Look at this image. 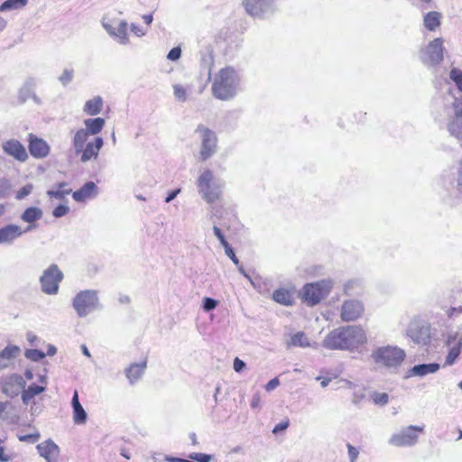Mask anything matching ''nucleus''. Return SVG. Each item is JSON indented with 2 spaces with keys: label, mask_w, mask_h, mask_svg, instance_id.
Instances as JSON below:
<instances>
[{
  "label": "nucleus",
  "mask_w": 462,
  "mask_h": 462,
  "mask_svg": "<svg viewBox=\"0 0 462 462\" xmlns=\"http://www.w3.org/2000/svg\"><path fill=\"white\" fill-rule=\"evenodd\" d=\"M423 430L424 426L410 425L393 434L388 442L394 447H411L418 441L419 436L417 433H421Z\"/></svg>",
  "instance_id": "obj_10"
},
{
  "label": "nucleus",
  "mask_w": 462,
  "mask_h": 462,
  "mask_svg": "<svg viewBox=\"0 0 462 462\" xmlns=\"http://www.w3.org/2000/svg\"><path fill=\"white\" fill-rule=\"evenodd\" d=\"M57 189H49L46 194L49 198L63 199L65 196L69 194H72V189L69 188V183L66 181H61L56 184Z\"/></svg>",
  "instance_id": "obj_34"
},
{
  "label": "nucleus",
  "mask_w": 462,
  "mask_h": 462,
  "mask_svg": "<svg viewBox=\"0 0 462 462\" xmlns=\"http://www.w3.org/2000/svg\"><path fill=\"white\" fill-rule=\"evenodd\" d=\"M365 308L358 300H345L341 306L340 318L345 322H350L359 319L364 313Z\"/></svg>",
  "instance_id": "obj_14"
},
{
  "label": "nucleus",
  "mask_w": 462,
  "mask_h": 462,
  "mask_svg": "<svg viewBox=\"0 0 462 462\" xmlns=\"http://www.w3.org/2000/svg\"><path fill=\"white\" fill-rule=\"evenodd\" d=\"M288 347H313L317 348L318 344L314 343L311 344L307 337V335L302 332L299 331L293 335H291L290 341L287 343Z\"/></svg>",
  "instance_id": "obj_29"
},
{
  "label": "nucleus",
  "mask_w": 462,
  "mask_h": 462,
  "mask_svg": "<svg viewBox=\"0 0 462 462\" xmlns=\"http://www.w3.org/2000/svg\"><path fill=\"white\" fill-rule=\"evenodd\" d=\"M72 306L79 318L101 309L99 298L96 290L80 291L73 298Z\"/></svg>",
  "instance_id": "obj_6"
},
{
  "label": "nucleus",
  "mask_w": 462,
  "mask_h": 462,
  "mask_svg": "<svg viewBox=\"0 0 462 462\" xmlns=\"http://www.w3.org/2000/svg\"><path fill=\"white\" fill-rule=\"evenodd\" d=\"M449 79L455 83L457 89L453 93V103H462V70L452 68L449 72Z\"/></svg>",
  "instance_id": "obj_30"
},
{
  "label": "nucleus",
  "mask_w": 462,
  "mask_h": 462,
  "mask_svg": "<svg viewBox=\"0 0 462 462\" xmlns=\"http://www.w3.org/2000/svg\"><path fill=\"white\" fill-rule=\"evenodd\" d=\"M147 368V358L140 363L131 364L125 371V376L131 385H134L143 376Z\"/></svg>",
  "instance_id": "obj_23"
},
{
  "label": "nucleus",
  "mask_w": 462,
  "mask_h": 462,
  "mask_svg": "<svg viewBox=\"0 0 462 462\" xmlns=\"http://www.w3.org/2000/svg\"><path fill=\"white\" fill-rule=\"evenodd\" d=\"M36 448L40 456L47 462H58L60 448L52 439H49L38 444Z\"/></svg>",
  "instance_id": "obj_21"
},
{
  "label": "nucleus",
  "mask_w": 462,
  "mask_h": 462,
  "mask_svg": "<svg viewBox=\"0 0 462 462\" xmlns=\"http://www.w3.org/2000/svg\"><path fill=\"white\" fill-rule=\"evenodd\" d=\"M441 14L439 12H429L423 19L424 26L429 31H435L440 25Z\"/></svg>",
  "instance_id": "obj_37"
},
{
  "label": "nucleus",
  "mask_w": 462,
  "mask_h": 462,
  "mask_svg": "<svg viewBox=\"0 0 462 462\" xmlns=\"http://www.w3.org/2000/svg\"><path fill=\"white\" fill-rule=\"evenodd\" d=\"M103 145L104 140L100 136H96L92 141L88 142L79 152L80 162L86 163L91 160H96Z\"/></svg>",
  "instance_id": "obj_19"
},
{
  "label": "nucleus",
  "mask_w": 462,
  "mask_h": 462,
  "mask_svg": "<svg viewBox=\"0 0 462 462\" xmlns=\"http://www.w3.org/2000/svg\"><path fill=\"white\" fill-rule=\"evenodd\" d=\"M103 107V99L101 97L97 96L94 98L88 99L83 107L84 113L89 116H97L98 115Z\"/></svg>",
  "instance_id": "obj_33"
},
{
  "label": "nucleus",
  "mask_w": 462,
  "mask_h": 462,
  "mask_svg": "<svg viewBox=\"0 0 462 462\" xmlns=\"http://www.w3.org/2000/svg\"><path fill=\"white\" fill-rule=\"evenodd\" d=\"M462 314V305L458 307H451L448 310L447 315L449 319H454L455 317Z\"/></svg>",
  "instance_id": "obj_55"
},
{
  "label": "nucleus",
  "mask_w": 462,
  "mask_h": 462,
  "mask_svg": "<svg viewBox=\"0 0 462 462\" xmlns=\"http://www.w3.org/2000/svg\"><path fill=\"white\" fill-rule=\"evenodd\" d=\"M63 273L56 263H51L40 276L41 290L47 295H56L59 292L60 283L63 280Z\"/></svg>",
  "instance_id": "obj_8"
},
{
  "label": "nucleus",
  "mask_w": 462,
  "mask_h": 462,
  "mask_svg": "<svg viewBox=\"0 0 462 462\" xmlns=\"http://www.w3.org/2000/svg\"><path fill=\"white\" fill-rule=\"evenodd\" d=\"M444 46L442 38L430 41L419 52L420 61L429 68H436L443 60Z\"/></svg>",
  "instance_id": "obj_7"
},
{
  "label": "nucleus",
  "mask_w": 462,
  "mask_h": 462,
  "mask_svg": "<svg viewBox=\"0 0 462 462\" xmlns=\"http://www.w3.org/2000/svg\"><path fill=\"white\" fill-rule=\"evenodd\" d=\"M89 134L83 129H79L72 139V145L77 155L79 154L82 148L88 143Z\"/></svg>",
  "instance_id": "obj_36"
},
{
  "label": "nucleus",
  "mask_w": 462,
  "mask_h": 462,
  "mask_svg": "<svg viewBox=\"0 0 462 462\" xmlns=\"http://www.w3.org/2000/svg\"><path fill=\"white\" fill-rule=\"evenodd\" d=\"M28 150L33 158L43 159L50 154L51 147L42 138L30 134L28 136Z\"/></svg>",
  "instance_id": "obj_15"
},
{
  "label": "nucleus",
  "mask_w": 462,
  "mask_h": 462,
  "mask_svg": "<svg viewBox=\"0 0 462 462\" xmlns=\"http://www.w3.org/2000/svg\"><path fill=\"white\" fill-rule=\"evenodd\" d=\"M69 212V207L64 204H60L52 210V216L56 218L62 217Z\"/></svg>",
  "instance_id": "obj_48"
},
{
  "label": "nucleus",
  "mask_w": 462,
  "mask_h": 462,
  "mask_svg": "<svg viewBox=\"0 0 462 462\" xmlns=\"http://www.w3.org/2000/svg\"><path fill=\"white\" fill-rule=\"evenodd\" d=\"M188 457L189 458V460L193 462H210L213 456L206 453L193 452L189 454Z\"/></svg>",
  "instance_id": "obj_43"
},
{
  "label": "nucleus",
  "mask_w": 462,
  "mask_h": 462,
  "mask_svg": "<svg viewBox=\"0 0 462 462\" xmlns=\"http://www.w3.org/2000/svg\"><path fill=\"white\" fill-rule=\"evenodd\" d=\"M105 119L102 117L88 118L84 120L85 128L89 135H97L105 126Z\"/></svg>",
  "instance_id": "obj_31"
},
{
  "label": "nucleus",
  "mask_w": 462,
  "mask_h": 462,
  "mask_svg": "<svg viewBox=\"0 0 462 462\" xmlns=\"http://www.w3.org/2000/svg\"><path fill=\"white\" fill-rule=\"evenodd\" d=\"M261 396L260 393H256L253 395L250 406L252 409H257L260 406Z\"/></svg>",
  "instance_id": "obj_61"
},
{
  "label": "nucleus",
  "mask_w": 462,
  "mask_h": 462,
  "mask_svg": "<svg viewBox=\"0 0 462 462\" xmlns=\"http://www.w3.org/2000/svg\"><path fill=\"white\" fill-rule=\"evenodd\" d=\"M346 447H347V450H348V457H349L350 462H356L358 457V455H359L358 449L349 443L346 445Z\"/></svg>",
  "instance_id": "obj_54"
},
{
  "label": "nucleus",
  "mask_w": 462,
  "mask_h": 462,
  "mask_svg": "<svg viewBox=\"0 0 462 462\" xmlns=\"http://www.w3.org/2000/svg\"><path fill=\"white\" fill-rule=\"evenodd\" d=\"M74 77V70L71 69H65L62 74L59 77V81L64 87L69 85Z\"/></svg>",
  "instance_id": "obj_44"
},
{
  "label": "nucleus",
  "mask_w": 462,
  "mask_h": 462,
  "mask_svg": "<svg viewBox=\"0 0 462 462\" xmlns=\"http://www.w3.org/2000/svg\"><path fill=\"white\" fill-rule=\"evenodd\" d=\"M457 187L462 189V161L459 163V168L457 171Z\"/></svg>",
  "instance_id": "obj_63"
},
{
  "label": "nucleus",
  "mask_w": 462,
  "mask_h": 462,
  "mask_svg": "<svg viewBox=\"0 0 462 462\" xmlns=\"http://www.w3.org/2000/svg\"><path fill=\"white\" fill-rule=\"evenodd\" d=\"M233 368L236 373H241L245 368V363L238 357L234 359Z\"/></svg>",
  "instance_id": "obj_57"
},
{
  "label": "nucleus",
  "mask_w": 462,
  "mask_h": 462,
  "mask_svg": "<svg viewBox=\"0 0 462 462\" xmlns=\"http://www.w3.org/2000/svg\"><path fill=\"white\" fill-rule=\"evenodd\" d=\"M25 385L26 382L22 375L13 374L5 378L2 387L3 393L11 398H14L23 392Z\"/></svg>",
  "instance_id": "obj_17"
},
{
  "label": "nucleus",
  "mask_w": 462,
  "mask_h": 462,
  "mask_svg": "<svg viewBox=\"0 0 462 462\" xmlns=\"http://www.w3.org/2000/svg\"><path fill=\"white\" fill-rule=\"evenodd\" d=\"M357 282L356 281H348L344 285V293L348 295L351 293V290L354 288V285H356Z\"/></svg>",
  "instance_id": "obj_62"
},
{
  "label": "nucleus",
  "mask_w": 462,
  "mask_h": 462,
  "mask_svg": "<svg viewBox=\"0 0 462 462\" xmlns=\"http://www.w3.org/2000/svg\"><path fill=\"white\" fill-rule=\"evenodd\" d=\"M180 188L170 190L165 198V202L170 203L180 193Z\"/></svg>",
  "instance_id": "obj_59"
},
{
  "label": "nucleus",
  "mask_w": 462,
  "mask_h": 462,
  "mask_svg": "<svg viewBox=\"0 0 462 462\" xmlns=\"http://www.w3.org/2000/svg\"><path fill=\"white\" fill-rule=\"evenodd\" d=\"M365 398V394L363 393H354L353 395V403L357 404Z\"/></svg>",
  "instance_id": "obj_64"
},
{
  "label": "nucleus",
  "mask_w": 462,
  "mask_h": 462,
  "mask_svg": "<svg viewBox=\"0 0 462 462\" xmlns=\"http://www.w3.org/2000/svg\"><path fill=\"white\" fill-rule=\"evenodd\" d=\"M273 300L283 306H291L294 302L292 292L285 288H280L273 291Z\"/></svg>",
  "instance_id": "obj_32"
},
{
  "label": "nucleus",
  "mask_w": 462,
  "mask_h": 462,
  "mask_svg": "<svg viewBox=\"0 0 462 462\" xmlns=\"http://www.w3.org/2000/svg\"><path fill=\"white\" fill-rule=\"evenodd\" d=\"M280 384V381L278 377H274L271 379L266 384H265V390L267 392H271L274 390L278 385Z\"/></svg>",
  "instance_id": "obj_58"
},
{
  "label": "nucleus",
  "mask_w": 462,
  "mask_h": 462,
  "mask_svg": "<svg viewBox=\"0 0 462 462\" xmlns=\"http://www.w3.org/2000/svg\"><path fill=\"white\" fill-rule=\"evenodd\" d=\"M242 74L232 66L222 68L216 75L212 83V95L217 99L228 101L241 91Z\"/></svg>",
  "instance_id": "obj_2"
},
{
  "label": "nucleus",
  "mask_w": 462,
  "mask_h": 462,
  "mask_svg": "<svg viewBox=\"0 0 462 462\" xmlns=\"http://www.w3.org/2000/svg\"><path fill=\"white\" fill-rule=\"evenodd\" d=\"M181 56L180 47H173L167 54V59L172 61L178 60Z\"/></svg>",
  "instance_id": "obj_52"
},
{
  "label": "nucleus",
  "mask_w": 462,
  "mask_h": 462,
  "mask_svg": "<svg viewBox=\"0 0 462 462\" xmlns=\"http://www.w3.org/2000/svg\"><path fill=\"white\" fill-rule=\"evenodd\" d=\"M246 13L254 18L263 19L275 11L274 0H244Z\"/></svg>",
  "instance_id": "obj_11"
},
{
  "label": "nucleus",
  "mask_w": 462,
  "mask_h": 462,
  "mask_svg": "<svg viewBox=\"0 0 462 462\" xmlns=\"http://www.w3.org/2000/svg\"><path fill=\"white\" fill-rule=\"evenodd\" d=\"M212 230H213V233L214 235L217 236V238L218 239L220 245L226 248V246H229L230 244L227 242V240L226 239V236L223 233V231L221 230V228L217 226V225H214L213 227H212Z\"/></svg>",
  "instance_id": "obj_45"
},
{
  "label": "nucleus",
  "mask_w": 462,
  "mask_h": 462,
  "mask_svg": "<svg viewBox=\"0 0 462 462\" xmlns=\"http://www.w3.org/2000/svg\"><path fill=\"white\" fill-rule=\"evenodd\" d=\"M25 232L21 226L15 224H8L0 227V244L12 245L17 238Z\"/></svg>",
  "instance_id": "obj_22"
},
{
  "label": "nucleus",
  "mask_w": 462,
  "mask_h": 462,
  "mask_svg": "<svg viewBox=\"0 0 462 462\" xmlns=\"http://www.w3.org/2000/svg\"><path fill=\"white\" fill-rule=\"evenodd\" d=\"M407 336L416 344L429 346L431 342V326L426 321L411 323Z\"/></svg>",
  "instance_id": "obj_12"
},
{
  "label": "nucleus",
  "mask_w": 462,
  "mask_h": 462,
  "mask_svg": "<svg viewBox=\"0 0 462 462\" xmlns=\"http://www.w3.org/2000/svg\"><path fill=\"white\" fill-rule=\"evenodd\" d=\"M201 141L199 159L203 162L210 159L217 151V136L214 131L203 125H199L195 130Z\"/></svg>",
  "instance_id": "obj_9"
},
{
  "label": "nucleus",
  "mask_w": 462,
  "mask_h": 462,
  "mask_svg": "<svg viewBox=\"0 0 462 462\" xmlns=\"http://www.w3.org/2000/svg\"><path fill=\"white\" fill-rule=\"evenodd\" d=\"M225 182L215 178L211 170H205L197 180L198 191L202 199L212 204L218 200L222 195Z\"/></svg>",
  "instance_id": "obj_4"
},
{
  "label": "nucleus",
  "mask_w": 462,
  "mask_h": 462,
  "mask_svg": "<svg viewBox=\"0 0 462 462\" xmlns=\"http://www.w3.org/2000/svg\"><path fill=\"white\" fill-rule=\"evenodd\" d=\"M43 216V212L42 208L38 207H29L27 208L21 215V219L28 223L29 226L23 230L25 233L32 231L36 228V224L38 220H40Z\"/></svg>",
  "instance_id": "obj_25"
},
{
  "label": "nucleus",
  "mask_w": 462,
  "mask_h": 462,
  "mask_svg": "<svg viewBox=\"0 0 462 462\" xmlns=\"http://www.w3.org/2000/svg\"><path fill=\"white\" fill-rule=\"evenodd\" d=\"M20 353V347L14 345H8L1 352L0 355L4 357L7 363H11Z\"/></svg>",
  "instance_id": "obj_40"
},
{
  "label": "nucleus",
  "mask_w": 462,
  "mask_h": 462,
  "mask_svg": "<svg viewBox=\"0 0 462 462\" xmlns=\"http://www.w3.org/2000/svg\"><path fill=\"white\" fill-rule=\"evenodd\" d=\"M45 389V385H38L36 383L30 384L27 389L24 388L22 392L23 402L24 404H29L32 399H33L36 395L43 393Z\"/></svg>",
  "instance_id": "obj_35"
},
{
  "label": "nucleus",
  "mask_w": 462,
  "mask_h": 462,
  "mask_svg": "<svg viewBox=\"0 0 462 462\" xmlns=\"http://www.w3.org/2000/svg\"><path fill=\"white\" fill-rule=\"evenodd\" d=\"M29 0H5L0 5V12L19 10L27 5Z\"/></svg>",
  "instance_id": "obj_38"
},
{
  "label": "nucleus",
  "mask_w": 462,
  "mask_h": 462,
  "mask_svg": "<svg viewBox=\"0 0 462 462\" xmlns=\"http://www.w3.org/2000/svg\"><path fill=\"white\" fill-rule=\"evenodd\" d=\"M71 407L73 410L74 423L78 425L85 424L88 419V414L79 402V393L77 390L74 391L72 396Z\"/></svg>",
  "instance_id": "obj_27"
},
{
  "label": "nucleus",
  "mask_w": 462,
  "mask_h": 462,
  "mask_svg": "<svg viewBox=\"0 0 462 462\" xmlns=\"http://www.w3.org/2000/svg\"><path fill=\"white\" fill-rule=\"evenodd\" d=\"M130 28H131L132 32L134 35H136L137 37H142V36L145 35V33H146V31L143 27H141L135 23H131Z\"/></svg>",
  "instance_id": "obj_56"
},
{
  "label": "nucleus",
  "mask_w": 462,
  "mask_h": 462,
  "mask_svg": "<svg viewBox=\"0 0 462 462\" xmlns=\"http://www.w3.org/2000/svg\"><path fill=\"white\" fill-rule=\"evenodd\" d=\"M371 400L374 405L385 406L389 402V394L386 393L374 392L371 394Z\"/></svg>",
  "instance_id": "obj_41"
},
{
  "label": "nucleus",
  "mask_w": 462,
  "mask_h": 462,
  "mask_svg": "<svg viewBox=\"0 0 462 462\" xmlns=\"http://www.w3.org/2000/svg\"><path fill=\"white\" fill-rule=\"evenodd\" d=\"M99 193V189L94 181H87L80 189L72 192V198L76 202L82 203L87 199L96 198Z\"/></svg>",
  "instance_id": "obj_20"
},
{
  "label": "nucleus",
  "mask_w": 462,
  "mask_h": 462,
  "mask_svg": "<svg viewBox=\"0 0 462 462\" xmlns=\"http://www.w3.org/2000/svg\"><path fill=\"white\" fill-rule=\"evenodd\" d=\"M224 249H225V254H226V256L234 263V264L238 266L240 262H239V259L236 257L233 247L231 245H229V246H226V248H224Z\"/></svg>",
  "instance_id": "obj_53"
},
{
  "label": "nucleus",
  "mask_w": 462,
  "mask_h": 462,
  "mask_svg": "<svg viewBox=\"0 0 462 462\" xmlns=\"http://www.w3.org/2000/svg\"><path fill=\"white\" fill-rule=\"evenodd\" d=\"M2 148L5 154L12 156L19 162H23L28 159V153L24 145L16 139L5 141L3 143Z\"/></svg>",
  "instance_id": "obj_18"
},
{
  "label": "nucleus",
  "mask_w": 462,
  "mask_h": 462,
  "mask_svg": "<svg viewBox=\"0 0 462 462\" xmlns=\"http://www.w3.org/2000/svg\"><path fill=\"white\" fill-rule=\"evenodd\" d=\"M451 118L448 124L449 134L458 140H462V102L452 103Z\"/></svg>",
  "instance_id": "obj_16"
},
{
  "label": "nucleus",
  "mask_w": 462,
  "mask_h": 462,
  "mask_svg": "<svg viewBox=\"0 0 462 462\" xmlns=\"http://www.w3.org/2000/svg\"><path fill=\"white\" fill-rule=\"evenodd\" d=\"M334 285L331 279H322L315 282L306 283L301 289V299L308 306L318 305L327 298Z\"/></svg>",
  "instance_id": "obj_5"
},
{
  "label": "nucleus",
  "mask_w": 462,
  "mask_h": 462,
  "mask_svg": "<svg viewBox=\"0 0 462 462\" xmlns=\"http://www.w3.org/2000/svg\"><path fill=\"white\" fill-rule=\"evenodd\" d=\"M445 345L448 347L445 365H452L462 351V333L459 331H448L446 337Z\"/></svg>",
  "instance_id": "obj_13"
},
{
  "label": "nucleus",
  "mask_w": 462,
  "mask_h": 462,
  "mask_svg": "<svg viewBox=\"0 0 462 462\" xmlns=\"http://www.w3.org/2000/svg\"><path fill=\"white\" fill-rule=\"evenodd\" d=\"M367 342L365 330L359 326H344L331 330L323 339V347L329 350L353 352Z\"/></svg>",
  "instance_id": "obj_1"
},
{
  "label": "nucleus",
  "mask_w": 462,
  "mask_h": 462,
  "mask_svg": "<svg viewBox=\"0 0 462 462\" xmlns=\"http://www.w3.org/2000/svg\"><path fill=\"white\" fill-rule=\"evenodd\" d=\"M24 356L32 361L39 362L46 356V354L40 349H27Z\"/></svg>",
  "instance_id": "obj_42"
},
{
  "label": "nucleus",
  "mask_w": 462,
  "mask_h": 462,
  "mask_svg": "<svg viewBox=\"0 0 462 462\" xmlns=\"http://www.w3.org/2000/svg\"><path fill=\"white\" fill-rule=\"evenodd\" d=\"M406 357L405 351L397 346H383L372 351L371 358L380 368L396 372Z\"/></svg>",
  "instance_id": "obj_3"
},
{
  "label": "nucleus",
  "mask_w": 462,
  "mask_h": 462,
  "mask_svg": "<svg viewBox=\"0 0 462 462\" xmlns=\"http://www.w3.org/2000/svg\"><path fill=\"white\" fill-rule=\"evenodd\" d=\"M439 368L440 365L438 363L416 365L406 372L405 378H410L413 376L423 377L427 374L438 372Z\"/></svg>",
  "instance_id": "obj_26"
},
{
  "label": "nucleus",
  "mask_w": 462,
  "mask_h": 462,
  "mask_svg": "<svg viewBox=\"0 0 462 462\" xmlns=\"http://www.w3.org/2000/svg\"><path fill=\"white\" fill-rule=\"evenodd\" d=\"M32 184H26L23 187H22L16 193L15 199L18 200H21L30 195L32 191Z\"/></svg>",
  "instance_id": "obj_50"
},
{
  "label": "nucleus",
  "mask_w": 462,
  "mask_h": 462,
  "mask_svg": "<svg viewBox=\"0 0 462 462\" xmlns=\"http://www.w3.org/2000/svg\"><path fill=\"white\" fill-rule=\"evenodd\" d=\"M36 79L34 78H28L23 82V86L18 91V101L20 104H24L35 92Z\"/></svg>",
  "instance_id": "obj_28"
},
{
  "label": "nucleus",
  "mask_w": 462,
  "mask_h": 462,
  "mask_svg": "<svg viewBox=\"0 0 462 462\" xmlns=\"http://www.w3.org/2000/svg\"><path fill=\"white\" fill-rule=\"evenodd\" d=\"M218 301L210 297H205L202 301V308L204 311L209 312L217 308Z\"/></svg>",
  "instance_id": "obj_46"
},
{
  "label": "nucleus",
  "mask_w": 462,
  "mask_h": 462,
  "mask_svg": "<svg viewBox=\"0 0 462 462\" xmlns=\"http://www.w3.org/2000/svg\"><path fill=\"white\" fill-rule=\"evenodd\" d=\"M289 420L282 421L276 424L273 430V433L276 434L280 431L285 430L289 427Z\"/></svg>",
  "instance_id": "obj_60"
},
{
  "label": "nucleus",
  "mask_w": 462,
  "mask_h": 462,
  "mask_svg": "<svg viewBox=\"0 0 462 462\" xmlns=\"http://www.w3.org/2000/svg\"><path fill=\"white\" fill-rule=\"evenodd\" d=\"M18 439L23 442L35 443L39 440L40 434L37 432L32 434L21 435L18 437Z\"/></svg>",
  "instance_id": "obj_51"
},
{
  "label": "nucleus",
  "mask_w": 462,
  "mask_h": 462,
  "mask_svg": "<svg viewBox=\"0 0 462 462\" xmlns=\"http://www.w3.org/2000/svg\"><path fill=\"white\" fill-rule=\"evenodd\" d=\"M173 93L176 99L180 102H184L187 99L186 89L181 85H173Z\"/></svg>",
  "instance_id": "obj_47"
},
{
  "label": "nucleus",
  "mask_w": 462,
  "mask_h": 462,
  "mask_svg": "<svg viewBox=\"0 0 462 462\" xmlns=\"http://www.w3.org/2000/svg\"><path fill=\"white\" fill-rule=\"evenodd\" d=\"M103 27L106 31V32L115 37L120 44H126L129 42L127 28L128 23L125 21H121L117 26V28L113 27L109 23L105 22L102 23Z\"/></svg>",
  "instance_id": "obj_24"
},
{
  "label": "nucleus",
  "mask_w": 462,
  "mask_h": 462,
  "mask_svg": "<svg viewBox=\"0 0 462 462\" xmlns=\"http://www.w3.org/2000/svg\"><path fill=\"white\" fill-rule=\"evenodd\" d=\"M11 189L10 181L6 179L0 180V199H5L9 195Z\"/></svg>",
  "instance_id": "obj_49"
},
{
  "label": "nucleus",
  "mask_w": 462,
  "mask_h": 462,
  "mask_svg": "<svg viewBox=\"0 0 462 462\" xmlns=\"http://www.w3.org/2000/svg\"><path fill=\"white\" fill-rule=\"evenodd\" d=\"M200 63L205 69L208 70V75H210L214 64V56L211 49L206 48L200 51Z\"/></svg>",
  "instance_id": "obj_39"
}]
</instances>
